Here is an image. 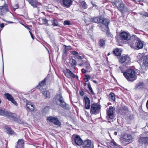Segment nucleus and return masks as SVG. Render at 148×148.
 I'll list each match as a JSON object with an SVG mask.
<instances>
[{"instance_id":"36","label":"nucleus","mask_w":148,"mask_h":148,"mask_svg":"<svg viewBox=\"0 0 148 148\" xmlns=\"http://www.w3.org/2000/svg\"><path fill=\"white\" fill-rule=\"evenodd\" d=\"M52 24L54 26H58L59 25V24L58 21L55 19L53 20Z\"/></svg>"},{"instance_id":"29","label":"nucleus","mask_w":148,"mask_h":148,"mask_svg":"<svg viewBox=\"0 0 148 148\" xmlns=\"http://www.w3.org/2000/svg\"><path fill=\"white\" fill-rule=\"evenodd\" d=\"M105 40L103 39H101L99 42V45L100 47L103 48L105 45Z\"/></svg>"},{"instance_id":"40","label":"nucleus","mask_w":148,"mask_h":148,"mask_svg":"<svg viewBox=\"0 0 148 148\" xmlns=\"http://www.w3.org/2000/svg\"><path fill=\"white\" fill-rule=\"evenodd\" d=\"M64 25H70L71 24L70 21H65L64 22Z\"/></svg>"},{"instance_id":"20","label":"nucleus","mask_w":148,"mask_h":148,"mask_svg":"<svg viewBox=\"0 0 148 148\" xmlns=\"http://www.w3.org/2000/svg\"><path fill=\"white\" fill-rule=\"evenodd\" d=\"M26 106L27 108L30 110L33 111L34 110V105L33 103L28 101H27Z\"/></svg>"},{"instance_id":"55","label":"nucleus","mask_w":148,"mask_h":148,"mask_svg":"<svg viewBox=\"0 0 148 148\" xmlns=\"http://www.w3.org/2000/svg\"><path fill=\"white\" fill-rule=\"evenodd\" d=\"M85 64H84V62L80 64H79V65L80 66H83Z\"/></svg>"},{"instance_id":"22","label":"nucleus","mask_w":148,"mask_h":148,"mask_svg":"<svg viewBox=\"0 0 148 148\" xmlns=\"http://www.w3.org/2000/svg\"><path fill=\"white\" fill-rule=\"evenodd\" d=\"M11 112L5 110V109L0 108V115H8L10 116L11 115Z\"/></svg>"},{"instance_id":"62","label":"nucleus","mask_w":148,"mask_h":148,"mask_svg":"<svg viewBox=\"0 0 148 148\" xmlns=\"http://www.w3.org/2000/svg\"><path fill=\"white\" fill-rule=\"evenodd\" d=\"M112 148H119L118 146L117 147H112Z\"/></svg>"},{"instance_id":"30","label":"nucleus","mask_w":148,"mask_h":148,"mask_svg":"<svg viewBox=\"0 0 148 148\" xmlns=\"http://www.w3.org/2000/svg\"><path fill=\"white\" fill-rule=\"evenodd\" d=\"M136 86L138 89H142L144 88V85L143 83L139 82L136 85Z\"/></svg>"},{"instance_id":"13","label":"nucleus","mask_w":148,"mask_h":148,"mask_svg":"<svg viewBox=\"0 0 148 148\" xmlns=\"http://www.w3.org/2000/svg\"><path fill=\"white\" fill-rule=\"evenodd\" d=\"M138 141L140 144L148 145V137L140 136Z\"/></svg>"},{"instance_id":"8","label":"nucleus","mask_w":148,"mask_h":148,"mask_svg":"<svg viewBox=\"0 0 148 148\" xmlns=\"http://www.w3.org/2000/svg\"><path fill=\"white\" fill-rule=\"evenodd\" d=\"M100 23H102L105 25V28H106V30H103V28H102L101 29L104 32H108L109 30L108 28V25L110 23V21L108 19L106 18H103L102 17H101Z\"/></svg>"},{"instance_id":"63","label":"nucleus","mask_w":148,"mask_h":148,"mask_svg":"<svg viewBox=\"0 0 148 148\" xmlns=\"http://www.w3.org/2000/svg\"><path fill=\"white\" fill-rule=\"evenodd\" d=\"M110 53H108V55H108V56H109V55H110Z\"/></svg>"},{"instance_id":"54","label":"nucleus","mask_w":148,"mask_h":148,"mask_svg":"<svg viewBox=\"0 0 148 148\" xmlns=\"http://www.w3.org/2000/svg\"><path fill=\"white\" fill-rule=\"evenodd\" d=\"M24 26L27 29L30 30L29 31H30L31 30V29H30L29 28V27H28L27 26H25V25H24Z\"/></svg>"},{"instance_id":"3","label":"nucleus","mask_w":148,"mask_h":148,"mask_svg":"<svg viewBox=\"0 0 148 148\" xmlns=\"http://www.w3.org/2000/svg\"><path fill=\"white\" fill-rule=\"evenodd\" d=\"M133 39H135V42H136L135 46L138 49H141L143 47V45L142 42L136 36H132L129 41V43L131 47H134V43L132 44L131 43Z\"/></svg>"},{"instance_id":"46","label":"nucleus","mask_w":148,"mask_h":148,"mask_svg":"<svg viewBox=\"0 0 148 148\" xmlns=\"http://www.w3.org/2000/svg\"><path fill=\"white\" fill-rule=\"evenodd\" d=\"M71 53L73 55H75V56L76 55L78 54V53L75 51H72Z\"/></svg>"},{"instance_id":"1","label":"nucleus","mask_w":148,"mask_h":148,"mask_svg":"<svg viewBox=\"0 0 148 148\" xmlns=\"http://www.w3.org/2000/svg\"><path fill=\"white\" fill-rule=\"evenodd\" d=\"M121 71L124 77L128 81L133 82L136 79V73L134 70L129 69L124 72L123 71Z\"/></svg>"},{"instance_id":"16","label":"nucleus","mask_w":148,"mask_h":148,"mask_svg":"<svg viewBox=\"0 0 148 148\" xmlns=\"http://www.w3.org/2000/svg\"><path fill=\"white\" fill-rule=\"evenodd\" d=\"M83 148H90L91 142L89 140H86L84 141L82 143Z\"/></svg>"},{"instance_id":"12","label":"nucleus","mask_w":148,"mask_h":148,"mask_svg":"<svg viewBox=\"0 0 148 148\" xmlns=\"http://www.w3.org/2000/svg\"><path fill=\"white\" fill-rule=\"evenodd\" d=\"M141 68L144 70H146L148 69V56L144 57Z\"/></svg>"},{"instance_id":"52","label":"nucleus","mask_w":148,"mask_h":148,"mask_svg":"<svg viewBox=\"0 0 148 148\" xmlns=\"http://www.w3.org/2000/svg\"><path fill=\"white\" fill-rule=\"evenodd\" d=\"M131 43H132V44L133 43H134V45H135L136 44V42H135V39H133L132 40V41L131 42Z\"/></svg>"},{"instance_id":"37","label":"nucleus","mask_w":148,"mask_h":148,"mask_svg":"<svg viewBox=\"0 0 148 148\" xmlns=\"http://www.w3.org/2000/svg\"><path fill=\"white\" fill-rule=\"evenodd\" d=\"M84 64H85V65H84V66L87 69H88L90 68V65L89 63L87 62H84Z\"/></svg>"},{"instance_id":"49","label":"nucleus","mask_w":148,"mask_h":148,"mask_svg":"<svg viewBox=\"0 0 148 148\" xmlns=\"http://www.w3.org/2000/svg\"><path fill=\"white\" fill-rule=\"evenodd\" d=\"M85 76L86 78H87V79H90V77L89 75H85Z\"/></svg>"},{"instance_id":"38","label":"nucleus","mask_w":148,"mask_h":148,"mask_svg":"<svg viewBox=\"0 0 148 148\" xmlns=\"http://www.w3.org/2000/svg\"><path fill=\"white\" fill-rule=\"evenodd\" d=\"M139 14L140 15L148 17V13L147 12H140Z\"/></svg>"},{"instance_id":"51","label":"nucleus","mask_w":148,"mask_h":148,"mask_svg":"<svg viewBox=\"0 0 148 148\" xmlns=\"http://www.w3.org/2000/svg\"><path fill=\"white\" fill-rule=\"evenodd\" d=\"M29 32L30 34V35H31V36L32 38L33 39H34V36H33L32 33L31 32H30V31H29Z\"/></svg>"},{"instance_id":"7","label":"nucleus","mask_w":148,"mask_h":148,"mask_svg":"<svg viewBox=\"0 0 148 148\" xmlns=\"http://www.w3.org/2000/svg\"><path fill=\"white\" fill-rule=\"evenodd\" d=\"M114 108L112 107H110L109 110L107 112V116L109 117V118L108 119V121H113V120L114 117Z\"/></svg>"},{"instance_id":"17","label":"nucleus","mask_w":148,"mask_h":148,"mask_svg":"<svg viewBox=\"0 0 148 148\" xmlns=\"http://www.w3.org/2000/svg\"><path fill=\"white\" fill-rule=\"evenodd\" d=\"M8 11L7 5L0 7V15H3Z\"/></svg>"},{"instance_id":"18","label":"nucleus","mask_w":148,"mask_h":148,"mask_svg":"<svg viewBox=\"0 0 148 148\" xmlns=\"http://www.w3.org/2000/svg\"><path fill=\"white\" fill-rule=\"evenodd\" d=\"M64 73L66 76L69 78H70L71 77L75 78L76 76L69 69H66V72Z\"/></svg>"},{"instance_id":"61","label":"nucleus","mask_w":148,"mask_h":148,"mask_svg":"<svg viewBox=\"0 0 148 148\" xmlns=\"http://www.w3.org/2000/svg\"><path fill=\"white\" fill-rule=\"evenodd\" d=\"M146 106L147 108L148 109V103H146Z\"/></svg>"},{"instance_id":"27","label":"nucleus","mask_w":148,"mask_h":148,"mask_svg":"<svg viewBox=\"0 0 148 148\" xmlns=\"http://www.w3.org/2000/svg\"><path fill=\"white\" fill-rule=\"evenodd\" d=\"M101 17H96L95 18H93L91 19V21L96 23H100V21Z\"/></svg>"},{"instance_id":"6","label":"nucleus","mask_w":148,"mask_h":148,"mask_svg":"<svg viewBox=\"0 0 148 148\" xmlns=\"http://www.w3.org/2000/svg\"><path fill=\"white\" fill-rule=\"evenodd\" d=\"M121 139L123 141L130 143L133 142L134 138L131 134H125L121 138Z\"/></svg>"},{"instance_id":"4","label":"nucleus","mask_w":148,"mask_h":148,"mask_svg":"<svg viewBox=\"0 0 148 148\" xmlns=\"http://www.w3.org/2000/svg\"><path fill=\"white\" fill-rule=\"evenodd\" d=\"M56 101L58 105H60L64 109H68V105L64 102L62 96L60 95H58L57 96Z\"/></svg>"},{"instance_id":"14","label":"nucleus","mask_w":148,"mask_h":148,"mask_svg":"<svg viewBox=\"0 0 148 148\" xmlns=\"http://www.w3.org/2000/svg\"><path fill=\"white\" fill-rule=\"evenodd\" d=\"M84 101L85 102V106L86 109H89L90 107V101L89 98L87 96L84 97Z\"/></svg>"},{"instance_id":"60","label":"nucleus","mask_w":148,"mask_h":148,"mask_svg":"<svg viewBox=\"0 0 148 148\" xmlns=\"http://www.w3.org/2000/svg\"><path fill=\"white\" fill-rule=\"evenodd\" d=\"M114 134L115 135H116L117 134V132H114Z\"/></svg>"},{"instance_id":"2","label":"nucleus","mask_w":148,"mask_h":148,"mask_svg":"<svg viewBox=\"0 0 148 148\" xmlns=\"http://www.w3.org/2000/svg\"><path fill=\"white\" fill-rule=\"evenodd\" d=\"M114 4L115 6L122 13L131 11L125 6L121 0H116L114 2Z\"/></svg>"},{"instance_id":"31","label":"nucleus","mask_w":148,"mask_h":148,"mask_svg":"<svg viewBox=\"0 0 148 148\" xmlns=\"http://www.w3.org/2000/svg\"><path fill=\"white\" fill-rule=\"evenodd\" d=\"M42 94L45 98H50V93L48 91H45L42 92Z\"/></svg>"},{"instance_id":"41","label":"nucleus","mask_w":148,"mask_h":148,"mask_svg":"<svg viewBox=\"0 0 148 148\" xmlns=\"http://www.w3.org/2000/svg\"><path fill=\"white\" fill-rule=\"evenodd\" d=\"M143 57V55L142 54H140V55L138 56V58L140 60H142Z\"/></svg>"},{"instance_id":"44","label":"nucleus","mask_w":148,"mask_h":148,"mask_svg":"<svg viewBox=\"0 0 148 148\" xmlns=\"http://www.w3.org/2000/svg\"><path fill=\"white\" fill-rule=\"evenodd\" d=\"M75 59H82V56H79L78 54L76 55L75 56Z\"/></svg>"},{"instance_id":"43","label":"nucleus","mask_w":148,"mask_h":148,"mask_svg":"<svg viewBox=\"0 0 148 148\" xmlns=\"http://www.w3.org/2000/svg\"><path fill=\"white\" fill-rule=\"evenodd\" d=\"M14 104L16 106L17 105V103L14 99V98H13L11 101H10Z\"/></svg>"},{"instance_id":"45","label":"nucleus","mask_w":148,"mask_h":148,"mask_svg":"<svg viewBox=\"0 0 148 148\" xmlns=\"http://www.w3.org/2000/svg\"><path fill=\"white\" fill-rule=\"evenodd\" d=\"M64 46H65V47L66 50L71 49V47L70 46H67L65 45H64Z\"/></svg>"},{"instance_id":"11","label":"nucleus","mask_w":148,"mask_h":148,"mask_svg":"<svg viewBox=\"0 0 148 148\" xmlns=\"http://www.w3.org/2000/svg\"><path fill=\"white\" fill-rule=\"evenodd\" d=\"M131 38L129 34L125 32H121L120 34L119 38L120 39L123 40H128Z\"/></svg>"},{"instance_id":"15","label":"nucleus","mask_w":148,"mask_h":148,"mask_svg":"<svg viewBox=\"0 0 148 148\" xmlns=\"http://www.w3.org/2000/svg\"><path fill=\"white\" fill-rule=\"evenodd\" d=\"M74 142L75 143L74 144V142H73V143L74 145H82L83 143V141L80 138V137L78 136H77L75 137L74 138Z\"/></svg>"},{"instance_id":"53","label":"nucleus","mask_w":148,"mask_h":148,"mask_svg":"<svg viewBox=\"0 0 148 148\" xmlns=\"http://www.w3.org/2000/svg\"><path fill=\"white\" fill-rule=\"evenodd\" d=\"M80 94L81 96H83L84 94V93L83 91H81L80 92Z\"/></svg>"},{"instance_id":"23","label":"nucleus","mask_w":148,"mask_h":148,"mask_svg":"<svg viewBox=\"0 0 148 148\" xmlns=\"http://www.w3.org/2000/svg\"><path fill=\"white\" fill-rule=\"evenodd\" d=\"M121 50L120 49L117 48L113 51V53H111L114 54L116 56H119L121 55Z\"/></svg>"},{"instance_id":"24","label":"nucleus","mask_w":148,"mask_h":148,"mask_svg":"<svg viewBox=\"0 0 148 148\" xmlns=\"http://www.w3.org/2000/svg\"><path fill=\"white\" fill-rule=\"evenodd\" d=\"M47 78H45L44 80L42 81L36 87L39 89H41L42 87L45 84Z\"/></svg>"},{"instance_id":"33","label":"nucleus","mask_w":148,"mask_h":148,"mask_svg":"<svg viewBox=\"0 0 148 148\" xmlns=\"http://www.w3.org/2000/svg\"><path fill=\"white\" fill-rule=\"evenodd\" d=\"M4 96L6 98L10 101L13 98L12 96L8 93H5Z\"/></svg>"},{"instance_id":"25","label":"nucleus","mask_w":148,"mask_h":148,"mask_svg":"<svg viewBox=\"0 0 148 148\" xmlns=\"http://www.w3.org/2000/svg\"><path fill=\"white\" fill-rule=\"evenodd\" d=\"M31 5L34 7H37V3L36 0H28Z\"/></svg>"},{"instance_id":"58","label":"nucleus","mask_w":148,"mask_h":148,"mask_svg":"<svg viewBox=\"0 0 148 148\" xmlns=\"http://www.w3.org/2000/svg\"><path fill=\"white\" fill-rule=\"evenodd\" d=\"M133 0L134 1H135V2H140L141 1L140 0Z\"/></svg>"},{"instance_id":"57","label":"nucleus","mask_w":148,"mask_h":148,"mask_svg":"<svg viewBox=\"0 0 148 148\" xmlns=\"http://www.w3.org/2000/svg\"><path fill=\"white\" fill-rule=\"evenodd\" d=\"M91 3L93 6H95V7L97 6L95 4V3H93L92 2H91Z\"/></svg>"},{"instance_id":"48","label":"nucleus","mask_w":148,"mask_h":148,"mask_svg":"<svg viewBox=\"0 0 148 148\" xmlns=\"http://www.w3.org/2000/svg\"><path fill=\"white\" fill-rule=\"evenodd\" d=\"M15 8H14V10L18 8V4H16L15 6Z\"/></svg>"},{"instance_id":"64","label":"nucleus","mask_w":148,"mask_h":148,"mask_svg":"<svg viewBox=\"0 0 148 148\" xmlns=\"http://www.w3.org/2000/svg\"><path fill=\"white\" fill-rule=\"evenodd\" d=\"M9 23H13L12 22H9Z\"/></svg>"},{"instance_id":"21","label":"nucleus","mask_w":148,"mask_h":148,"mask_svg":"<svg viewBox=\"0 0 148 148\" xmlns=\"http://www.w3.org/2000/svg\"><path fill=\"white\" fill-rule=\"evenodd\" d=\"M24 145V140L22 139L18 140L17 142V145L16 148H22Z\"/></svg>"},{"instance_id":"28","label":"nucleus","mask_w":148,"mask_h":148,"mask_svg":"<svg viewBox=\"0 0 148 148\" xmlns=\"http://www.w3.org/2000/svg\"><path fill=\"white\" fill-rule=\"evenodd\" d=\"M79 3L82 8L86 9L87 8V5L84 1H80Z\"/></svg>"},{"instance_id":"5","label":"nucleus","mask_w":148,"mask_h":148,"mask_svg":"<svg viewBox=\"0 0 148 148\" xmlns=\"http://www.w3.org/2000/svg\"><path fill=\"white\" fill-rule=\"evenodd\" d=\"M100 106L98 103H93L91 105L90 112L91 114H97L99 112Z\"/></svg>"},{"instance_id":"39","label":"nucleus","mask_w":148,"mask_h":148,"mask_svg":"<svg viewBox=\"0 0 148 148\" xmlns=\"http://www.w3.org/2000/svg\"><path fill=\"white\" fill-rule=\"evenodd\" d=\"M111 143V144L114 147H117L118 146V145L116 144V143L114 142V141L113 140H112L110 142Z\"/></svg>"},{"instance_id":"50","label":"nucleus","mask_w":148,"mask_h":148,"mask_svg":"<svg viewBox=\"0 0 148 148\" xmlns=\"http://www.w3.org/2000/svg\"><path fill=\"white\" fill-rule=\"evenodd\" d=\"M4 26V24L3 23L0 24V27L1 28H3Z\"/></svg>"},{"instance_id":"34","label":"nucleus","mask_w":148,"mask_h":148,"mask_svg":"<svg viewBox=\"0 0 148 148\" xmlns=\"http://www.w3.org/2000/svg\"><path fill=\"white\" fill-rule=\"evenodd\" d=\"M5 128L7 130L6 132L8 134H12L14 133V131L8 126H5Z\"/></svg>"},{"instance_id":"59","label":"nucleus","mask_w":148,"mask_h":148,"mask_svg":"<svg viewBox=\"0 0 148 148\" xmlns=\"http://www.w3.org/2000/svg\"><path fill=\"white\" fill-rule=\"evenodd\" d=\"M93 82H94L95 83H96V84H97V82L96 81L93 80Z\"/></svg>"},{"instance_id":"32","label":"nucleus","mask_w":148,"mask_h":148,"mask_svg":"<svg viewBox=\"0 0 148 148\" xmlns=\"http://www.w3.org/2000/svg\"><path fill=\"white\" fill-rule=\"evenodd\" d=\"M70 62L71 67L74 69L75 68V65L76 63V60L73 59H70Z\"/></svg>"},{"instance_id":"10","label":"nucleus","mask_w":148,"mask_h":148,"mask_svg":"<svg viewBox=\"0 0 148 148\" xmlns=\"http://www.w3.org/2000/svg\"><path fill=\"white\" fill-rule=\"evenodd\" d=\"M64 6L69 7L72 4V0H56Z\"/></svg>"},{"instance_id":"26","label":"nucleus","mask_w":148,"mask_h":148,"mask_svg":"<svg viewBox=\"0 0 148 148\" xmlns=\"http://www.w3.org/2000/svg\"><path fill=\"white\" fill-rule=\"evenodd\" d=\"M114 94L113 93H110L108 96V98L110 101H114Z\"/></svg>"},{"instance_id":"56","label":"nucleus","mask_w":148,"mask_h":148,"mask_svg":"<svg viewBox=\"0 0 148 148\" xmlns=\"http://www.w3.org/2000/svg\"><path fill=\"white\" fill-rule=\"evenodd\" d=\"M84 80L85 81V82H86L88 81V79H87V78H86L84 79Z\"/></svg>"},{"instance_id":"35","label":"nucleus","mask_w":148,"mask_h":148,"mask_svg":"<svg viewBox=\"0 0 148 148\" xmlns=\"http://www.w3.org/2000/svg\"><path fill=\"white\" fill-rule=\"evenodd\" d=\"M42 21L43 22L42 24H44L46 26H48L49 25L48 23V20L46 18L42 19Z\"/></svg>"},{"instance_id":"42","label":"nucleus","mask_w":148,"mask_h":148,"mask_svg":"<svg viewBox=\"0 0 148 148\" xmlns=\"http://www.w3.org/2000/svg\"><path fill=\"white\" fill-rule=\"evenodd\" d=\"M88 86L90 90L92 93H93V91L92 89L91 86V85L90 83H88Z\"/></svg>"},{"instance_id":"47","label":"nucleus","mask_w":148,"mask_h":148,"mask_svg":"<svg viewBox=\"0 0 148 148\" xmlns=\"http://www.w3.org/2000/svg\"><path fill=\"white\" fill-rule=\"evenodd\" d=\"M87 71L86 70L83 69H82V71L83 73H85Z\"/></svg>"},{"instance_id":"9","label":"nucleus","mask_w":148,"mask_h":148,"mask_svg":"<svg viewBox=\"0 0 148 148\" xmlns=\"http://www.w3.org/2000/svg\"><path fill=\"white\" fill-rule=\"evenodd\" d=\"M47 119L49 122L53 123L56 125L60 126L61 125L60 122L56 117L50 116L47 118Z\"/></svg>"},{"instance_id":"19","label":"nucleus","mask_w":148,"mask_h":148,"mask_svg":"<svg viewBox=\"0 0 148 148\" xmlns=\"http://www.w3.org/2000/svg\"><path fill=\"white\" fill-rule=\"evenodd\" d=\"M129 60L130 58L127 55L121 56L119 59V60L121 63H123L126 60Z\"/></svg>"}]
</instances>
